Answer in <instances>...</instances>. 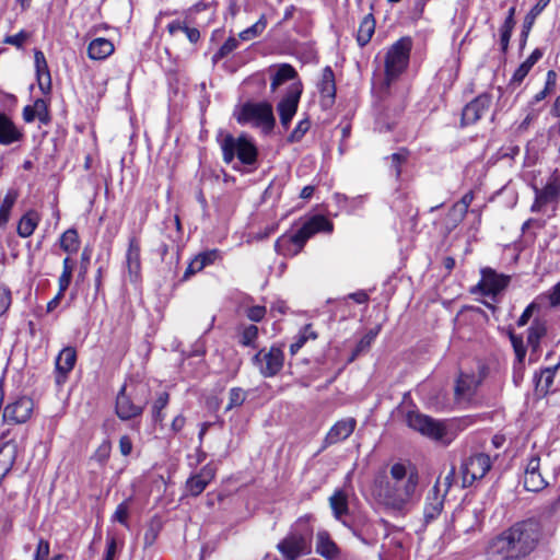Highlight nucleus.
Segmentation results:
<instances>
[{"label": "nucleus", "mask_w": 560, "mask_h": 560, "mask_svg": "<svg viewBox=\"0 0 560 560\" xmlns=\"http://www.w3.org/2000/svg\"><path fill=\"white\" fill-rule=\"evenodd\" d=\"M419 480V474L412 465L395 463L388 475L375 479L373 494L386 510L405 515L420 499Z\"/></svg>", "instance_id": "nucleus-1"}, {"label": "nucleus", "mask_w": 560, "mask_h": 560, "mask_svg": "<svg viewBox=\"0 0 560 560\" xmlns=\"http://www.w3.org/2000/svg\"><path fill=\"white\" fill-rule=\"evenodd\" d=\"M540 536V526L536 521H521L493 538L490 550L500 560H523L536 549Z\"/></svg>", "instance_id": "nucleus-2"}, {"label": "nucleus", "mask_w": 560, "mask_h": 560, "mask_svg": "<svg viewBox=\"0 0 560 560\" xmlns=\"http://www.w3.org/2000/svg\"><path fill=\"white\" fill-rule=\"evenodd\" d=\"M334 224L324 215L308 219L295 233H285L275 243L276 252L285 257L298 255L310 237L318 232L331 233Z\"/></svg>", "instance_id": "nucleus-3"}, {"label": "nucleus", "mask_w": 560, "mask_h": 560, "mask_svg": "<svg viewBox=\"0 0 560 560\" xmlns=\"http://www.w3.org/2000/svg\"><path fill=\"white\" fill-rule=\"evenodd\" d=\"M407 425L434 441L451 443L456 435L455 421H439L418 411H410L406 416Z\"/></svg>", "instance_id": "nucleus-4"}, {"label": "nucleus", "mask_w": 560, "mask_h": 560, "mask_svg": "<svg viewBox=\"0 0 560 560\" xmlns=\"http://www.w3.org/2000/svg\"><path fill=\"white\" fill-rule=\"evenodd\" d=\"M149 399V388L144 384L124 385L116 397V415L121 420L140 416Z\"/></svg>", "instance_id": "nucleus-5"}, {"label": "nucleus", "mask_w": 560, "mask_h": 560, "mask_svg": "<svg viewBox=\"0 0 560 560\" xmlns=\"http://www.w3.org/2000/svg\"><path fill=\"white\" fill-rule=\"evenodd\" d=\"M311 536L308 517H301L298 520L295 528L277 545V548L287 560H295L310 552Z\"/></svg>", "instance_id": "nucleus-6"}, {"label": "nucleus", "mask_w": 560, "mask_h": 560, "mask_svg": "<svg viewBox=\"0 0 560 560\" xmlns=\"http://www.w3.org/2000/svg\"><path fill=\"white\" fill-rule=\"evenodd\" d=\"M220 145L223 161L228 164H230L235 158L245 165H253L257 160V148L245 135L234 137L228 133L221 140Z\"/></svg>", "instance_id": "nucleus-7"}, {"label": "nucleus", "mask_w": 560, "mask_h": 560, "mask_svg": "<svg viewBox=\"0 0 560 560\" xmlns=\"http://www.w3.org/2000/svg\"><path fill=\"white\" fill-rule=\"evenodd\" d=\"M236 120L242 125L249 124L260 128L266 133L272 130L276 122L272 106L266 102L244 104L236 116Z\"/></svg>", "instance_id": "nucleus-8"}, {"label": "nucleus", "mask_w": 560, "mask_h": 560, "mask_svg": "<svg viewBox=\"0 0 560 560\" xmlns=\"http://www.w3.org/2000/svg\"><path fill=\"white\" fill-rule=\"evenodd\" d=\"M411 48L412 40L410 37H401L389 47L385 58V74L388 82L405 71Z\"/></svg>", "instance_id": "nucleus-9"}, {"label": "nucleus", "mask_w": 560, "mask_h": 560, "mask_svg": "<svg viewBox=\"0 0 560 560\" xmlns=\"http://www.w3.org/2000/svg\"><path fill=\"white\" fill-rule=\"evenodd\" d=\"M491 458L485 453H477L467 457L462 466L463 487L471 486L476 480L486 476L491 468Z\"/></svg>", "instance_id": "nucleus-10"}, {"label": "nucleus", "mask_w": 560, "mask_h": 560, "mask_svg": "<svg viewBox=\"0 0 560 560\" xmlns=\"http://www.w3.org/2000/svg\"><path fill=\"white\" fill-rule=\"evenodd\" d=\"M253 362L264 377H272L281 371L284 354L281 348L272 346L269 349L259 350L254 355Z\"/></svg>", "instance_id": "nucleus-11"}, {"label": "nucleus", "mask_w": 560, "mask_h": 560, "mask_svg": "<svg viewBox=\"0 0 560 560\" xmlns=\"http://www.w3.org/2000/svg\"><path fill=\"white\" fill-rule=\"evenodd\" d=\"M303 92V84L301 81L292 82L285 95L279 102L277 109L280 117V122L284 128H288L293 116L295 115L299 102Z\"/></svg>", "instance_id": "nucleus-12"}, {"label": "nucleus", "mask_w": 560, "mask_h": 560, "mask_svg": "<svg viewBox=\"0 0 560 560\" xmlns=\"http://www.w3.org/2000/svg\"><path fill=\"white\" fill-rule=\"evenodd\" d=\"M33 409L34 404L30 397L19 396L4 407L3 419L16 424L24 423L31 418Z\"/></svg>", "instance_id": "nucleus-13"}, {"label": "nucleus", "mask_w": 560, "mask_h": 560, "mask_svg": "<svg viewBox=\"0 0 560 560\" xmlns=\"http://www.w3.org/2000/svg\"><path fill=\"white\" fill-rule=\"evenodd\" d=\"M548 481L541 474L540 458L538 455H533L524 470V487L528 491L537 492L545 489Z\"/></svg>", "instance_id": "nucleus-14"}, {"label": "nucleus", "mask_w": 560, "mask_h": 560, "mask_svg": "<svg viewBox=\"0 0 560 560\" xmlns=\"http://www.w3.org/2000/svg\"><path fill=\"white\" fill-rule=\"evenodd\" d=\"M535 201L532 211H540L544 206L558 200L560 197V177L552 176L542 189L535 188Z\"/></svg>", "instance_id": "nucleus-15"}, {"label": "nucleus", "mask_w": 560, "mask_h": 560, "mask_svg": "<svg viewBox=\"0 0 560 560\" xmlns=\"http://www.w3.org/2000/svg\"><path fill=\"white\" fill-rule=\"evenodd\" d=\"M481 280L478 288L483 295H495L502 291L509 283L510 278L503 275H498L490 268L482 269Z\"/></svg>", "instance_id": "nucleus-16"}, {"label": "nucleus", "mask_w": 560, "mask_h": 560, "mask_svg": "<svg viewBox=\"0 0 560 560\" xmlns=\"http://www.w3.org/2000/svg\"><path fill=\"white\" fill-rule=\"evenodd\" d=\"M77 362V352L74 348L67 347L62 349L56 358V383L62 385L68 378V374L73 370Z\"/></svg>", "instance_id": "nucleus-17"}, {"label": "nucleus", "mask_w": 560, "mask_h": 560, "mask_svg": "<svg viewBox=\"0 0 560 560\" xmlns=\"http://www.w3.org/2000/svg\"><path fill=\"white\" fill-rule=\"evenodd\" d=\"M445 495L441 490V482L436 481L432 489L428 492L423 508V516L425 522L435 520L442 512Z\"/></svg>", "instance_id": "nucleus-18"}, {"label": "nucleus", "mask_w": 560, "mask_h": 560, "mask_svg": "<svg viewBox=\"0 0 560 560\" xmlns=\"http://www.w3.org/2000/svg\"><path fill=\"white\" fill-rule=\"evenodd\" d=\"M491 100L490 96L483 94L477 96L467 104L462 113L463 125H471L478 121L488 110Z\"/></svg>", "instance_id": "nucleus-19"}, {"label": "nucleus", "mask_w": 560, "mask_h": 560, "mask_svg": "<svg viewBox=\"0 0 560 560\" xmlns=\"http://www.w3.org/2000/svg\"><path fill=\"white\" fill-rule=\"evenodd\" d=\"M215 476V468L207 464L203 466L199 472L192 475L186 481V490L190 495L197 497L199 495L206 487L213 480Z\"/></svg>", "instance_id": "nucleus-20"}, {"label": "nucleus", "mask_w": 560, "mask_h": 560, "mask_svg": "<svg viewBox=\"0 0 560 560\" xmlns=\"http://www.w3.org/2000/svg\"><path fill=\"white\" fill-rule=\"evenodd\" d=\"M141 247L137 237L129 238L128 249L126 253V266L130 280L137 282L141 273Z\"/></svg>", "instance_id": "nucleus-21"}, {"label": "nucleus", "mask_w": 560, "mask_h": 560, "mask_svg": "<svg viewBox=\"0 0 560 560\" xmlns=\"http://www.w3.org/2000/svg\"><path fill=\"white\" fill-rule=\"evenodd\" d=\"M271 72L270 77V89L276 92L282 84L288 81H300L296 70L289 63H280L269 69Z\"/></svg>", "instance_id": "nucleus-22"}, {"label": "nucleus", "mask_w": 560, "mask_h": 560, "mask_svg": "<svg viewBox=\"0 0 560 560\" xmlns=\"http://www.w3.org/2000/svg\"><path fill=\"white\" fill-rule=\"evenodd\" d=\"M355 425L357 421L354 418H346L337 421L328 431L325 442L331 445L345 441L352 434Z\"/></svg>", "instance_id": "nucleus-23"}, {"label": "nucleus", "mask_w": 560, "mask_h": 560, "mask_svg": "<svg viewBox=\"0 0 560 560\" xmlns=\"http://www.w3.org/2000/svg\"><path fill=\"white\" fill-rule=\"evenodd\" d=\"M34 65L36 71V78L39 89L44 93H48L51 90V77L49 67L44 52L39 49L34 50Z\"/></svg>", "instance_id": "nucleus-24"}, {"label": "nucleus", "mask_w": 560, "mask_h": 560, "mask_svg": "<svg viewBox=\"0 0 560 560\" xmlns=\"http://www.w3.org/2000/svg\"><path fill=\"white\" fill-rule=\"evenodd\" d=\"M23 132L4 113H0V144L10 145L21 141Z\"/></svg>", "instance_id": "nucleus-25"}, {"label": "nucleus", "mask_w": 560, "mask_h": 560, "mask_svg": "<svg viewBox=\"0 0 560 560\" xmlns=\"http://www.w3.org/2000/svg\"><path fill=\"white\" fill-rule=\"evenodd\" d=\"M402 556V534L387 535L380 551V560H394Z\"/></svg>", "instance_id": "nucleus-26"}, {"label": "nucleus", "mask_w": 560, "mask_h": 560, "mask_svg": "<svg viewBox=\"0 0 560 560\" xmlns=\"http://www.w3.org/2000/svg\"><path fill=\"white\" fill-rule=\"evenodd\" d=\"M480 384L479 376L462 373L457 380L455 395L458 399H469Z\"/></svg>", "instance_id": "nucleus-27"}, {"label": "nucleus", "mask_w": 560, "mask_h": 560, "mask_svg": "<svg viewBox=\"0 0 560 560\" xmlns=\"http://www.w3.org/2000/svg\"><path fill=\"white\" fill-rule=\"evenodd\" d=\"M114 52V45L109 39L98 37L88 46V56L92 60H103Z\"/></svg>", "instance_id": "nucleus-28"}, {"label": "nucleus", "mask_w": 560, "mask_h": 560, "mask_svg": "<svg viewBox=\"0 0 560 560\" xmlns=\"http://www.w3.org/2000/svg\"><path fill=\"white\" fill-rule=\"evenodd\" d=\"M329 505L335 518L342 522L343 525H347L343 517L349 513L348 494L343 490H336L329 498Z\"/></svg>", "instance_id": "nucleus-29"}, {"label": "nucleus", "mask_w": 560, "mask_h": 560, "mask_svg": "<svg viewBox=\"0 0 560 560\" xmlns=\"http://www.w3.org/2000/svg\"><path fill=\"white\" fill-rule=\"evenodd\" d=\"M549 2L550 0H538L537 3L526 14L521 32L522 46L525 45L536 18L544 11V9L548 5Z\"/></svg>", "instance_id": "nucleus-30"}, {"label": "nucleus", "mask_w": 560, "mask_h": 560, "mask_svg": "<svg viewBox=\"0 0 560 560\" xmlns=\"http://www.w3.org/2000/svg\"><path fill=\"white\" fill-rule=\"evenodd\" d=\"M316 551L327 559L338 555V547L326 530H319L316 535Z\"/></svg>", "instance_id": "nucleus-31"}, {"label": "nucleus", "mask_w": 560, "mask_h": 560, "mask_svg": "<svg viewBox=\"0 0 560 560\" xmlns=\"http://www.w3.org/2000/svg\"><path fill=\"white\" fill-rule=\"evenodd\" d=\"M547 334V323L544 319L536 318L528 328L527 343L533 351H537L540 346V339Z\"/></svg>", "instance_id": "nucleus-32"}, {"label": "nucleus", "mask_w": 560, "mask_h": 560, "mask_svg": "<svg viewBox=\"0 0 560 560\" xmlns=\"http://www.w3.org/2000/svg\"><path fill=\"white\" fill-rule=\"evenodd\" d=\"M318 90L324 98L334 101L336 95L335 75L330 67H326L322 73V80L318 84Z\"/></svg>", "instance_id": "nucleus-33"}, {"label": "nucleus", "mask_w": 560, "mask_h": 560, "mask_svg": "<svg viewBox=\"0 0 560 560\" xmlns=\"http://www.w3.org/2000/svg\"><path fill=\"white\" fill-rule=\"evenodd\" d=\"M39 222V215L35 211H28L26 212L19 221L18 224V234L21 237H28L31 236L35 229L37 228Z\"/></svg>", "instance_id": "nucleus-34"}, {"label": "nucleus", "mask_w": 560, "mask_h": 560, "mask_svg": "<svg viewBox=\"0 0 560 560\" xmlns=\"http://www.w3.org/2000/svg\"><path fill=\"white\" fill-rule=\"evenodd\" d=\"M375 31V20L372 14H368L363 18V20L360 23L358 34H357V42L358 44L363 47L365 46L370 40L372 35Z\"/></svg>", "instance_id": "nucleus-35"}, {"label": "nucleus", "mask_w": 560, "mask_h": 560, "mask_svg": "<svg viewBox=\"0 0 560 560\" xmlns=\"http://www.w3.org/2000/svg\"><path fill=\"white\" fill-rule=\"evenodd\" d=\"M316 338L317 332L313 329L312 325H305L290 345V353L294 355L308 340H315Z\"/></svg>", "instance_id": "nucleus-36"}, {"label": "nucleus", "mask_w": 560, "mask_h": 560, "mask_svg": "<svg viewBox=\"0 0 560 560\" xmlns=\"http://www.w3.org/2000/svg\"><path fill=\"white\" fill-rule=\"evenodd\" d=\"M19 194L15 189H9L0 205V228H3L9 219L10 213L18 200Z\"/></svg>", "instance_id": "nucleus-37"}, {"label": "nucleus", "mask_w": 560, "mask_h": 560, "mask_svg": "<svg viewBox=\"0 0 560 560\" xmlns=\"http://www.w3.org/2000/svg\"><path fill=\"white\" fill-rule=\"evenodd\" d=\"M381 331V327L377 326L371 330H369L357 343L349 361H354L361 353L368 351L371 345L374 342L375 338Z\"/></svg>", "instance_id": "nucleus-38"}, {"label": "nucleus", "mask_w": 560, "mask_h": 560, "mask_svg": "<svg viewBox=\"0 0 560 560\" xmlns=\"http://www.w3.org/2000/svg\"><path fill=\"white\" fill-rule=\"evenodd\" d=\"M79 236L75 230H67L60 238V246L67 253H75L79 248Z\"/></svg>", "instance_id": "nucleus-39"}, {"label": "nucleus", "mask_w": 560, "mask_h": 560, "mask_svg": "<svg viewBox=\"0 0 560 560\" xmlns=\"http://www.w3.org/2000/svg\"><path fill=\"white\" fill-rule=\"evenodd\" d=\"M407 159L408 152L406 150H400L399 152L393 153L386 158L389 163V170L397 179L401 174V165L406 163Z\"/></svg>", "instance_id": "nucleus-40"}, {"label": "nucleus", "mask_w": 560, "mask_h": 560, "mask_svg": "<svg viewBox=\"0 0 560 560\" xmlns=\"http://www.w3.org/2000/svg\"><path fill=\"white\" fill-rule=\"evenodd\" d=\"M267 26V20H266V16L265 15H261L259 18V20L253 24L250 27L242 31L240 34H238V37L242 39V40H250V39H254L256 37H258L266 28Z\"/></svg>", "instance_id": "nucleus-41"}, {"label": "nucleus", "mask_w": 560, "mask_h": 560, "mask_svg": "<svg viewBox=\"0 0 560 560\" xmlns=\"http://www.w3.org/2000/svg\"><path fill=\"white\" fill-rule=\"evenodd\" d=\"M258 338V327L255 325H247L242 329L240 343L244 347H255V341Z\"/></svg>", "instance_id": "nucleus-42"}, {"label": "nucleus", "mask_w": 560, "mask_h": 560, "mask_svg": "<svg viewBox=\"0 0 560 560\" xmlns=\"http://www.w3.org/2000/svg\"><path fill=\"white\" fill-rule=\"evenodd\" d=\"M238 47V42L234 37H229L224 44L218 49V51L212 56L213 63L219 62L221 59L230 55Z\"/></svg>", "instance_id": "nucleus-43"}, {"label": "nucleus", "mask_w": 560, "mask_h": 560, "mask_svg": "<svg viewBox=\"0 0 560 560\" xmlns=\"http://www.w3.org/2000/svg\"><path fill=\"white\" fill-rule=\"evenodd\" d=\"M168 400H170V395L166 392H162L156 397V399L153 404V407H152V415H153V419L155 421L163 420L162 410L167 406Z\"/></svg>", "instance_id": "nucleus-44"}, {"label": "nucleus", "mask_w": 560, "mask_h": 560, "mask_svg": "<svg viewBox=\"0 0 560 560\" xmlns=\"http://www.w3.org/2000/svg\"><path fill=\"white\" fill-rule=\"evenodd\" d=\"M246 399V393L240 387H233L229 393V402L226 405V410H231L235 407H240Z\"/></svg>", "instance_id": "nucleus-45"}, {"label": "nucleus", "mask_w": 560, "mask_h": 560, "mask_svg": "<svg viewBox=\"0 0 560 560\" xmlns=\"http://www.w3.org/2000/svg\"><path fill=\"white\" fill-rule=\"evenodd\" d=\"M310 127H311L310 119L305 118L303 120H300L298 122L296 127L293 129V131L288 137V141L291 143L299 142L304 137V135L308 131Z\"/></svg>", "instance_id": "nucleus-46"}, {"label": "nucleus", "mask_w": 560, "mask_h": 560, "mask_svg": "<svg viewBox=\"0 0 560 560\" xmlns=\"http://www.w3.org/2000/svg\"><path fill=\"white\" fill-rule=\"evenodd\" d=\"M34 110L36 118L44 125H47L50 120L48 105L45 100L38 98L34 102Z\"/></svg>", "instance_id": "nucleus-47"}, {"label": "nucleus", "mask_w": 560, "mask_h": 560, "mask_svg": "<svg viewBox=\"0 0 560 560\" xmlns=\"http://www.w3.org/2000/svg\"><path fill=\"white\" fill-rule=\"evenodd\" d=\"M112 446L110 443L107 441H104L95 451V453L92 456V459L98 463L100 465H104L110 455Z\"/></svg>", "instance_id": "nucleus-48"}, {"label": "nucleus", "mask_w": 560, "mask_h": 560, "mask_svg": "<svg viewBox=\"0 0 560 560\" xmlns=\"http://www.w3.org/2000/svg\"><path fill=\"white\" fill-rule=\"evenodd\" d=\"M466 213L465 209H459V206L455 203L447 214L450 220L448 228L451 230L456 228L464 220Z\"/></svg>", "instance_id": "nucleus-49"}, {"label": "nucleus", "mask_w": 560, "mask_h": 560, "mask_svg": "<svg viewBox=\"0 0 560 560\" xmlns=\"http://www.w3.org/2000/svg\"><path fill=\"white\" fill-rule=\"evenodd\" d=\"M128 517H129V504L127 501L121 502L115 510L113 514V521L120 523L124 526H128Z\"/></svg>", "instance_id": "nucleus-50"}, {"label": "nucleus", "mask_w": 560, "mask_h": 560, "mask_svg": "<svg viewBox=\"0 0 560 560\" xmlns=\"http://www.w3.org/2000/svg\"><path fill=\"white\" fill-rule=\"evenodd\" d=\"M30 36L31 35L28 32L22 30L14 35L7 36L3 42L5 44L15 46L18 49H21L23 48L25 42L30 38Z\"/></svg>", "instance_id": "nucleus-51"}, {"label": "nucleus", "mask_w": 560, "mask_h": 560, "mask_svg": "<svg viewBox=\"0 0 560 560\" xmlns=\"http://www.w3.org/2000/svg\"><path fill=\"white\" fill-rule=\"evenodd\" d=\"M510 340L513 346L515 355L520 362L523 361L526 354V348L524 346L523 338L521 336H516L514 334H510Z\"/></svg>", "instance_id": "nucleus-52"}, {"label": "nucleus", "mask_w": 560, "mask_h": 560, "mask_svg": "<svg viewBox=\"0 0 560 560\" xmlns=\"http://www.w3.org/2000/svg\"><path fill=\"white\" fill-rule=\"evenodd\" d=\"M514 26L509 24H502L500 27V44L501 50L505 52L509 48L510 38L512 35Z\"/></svg>", "instance_id": "nucleus-53"}, {"label": "nucleus", "mask_w": 560, "mask_h": 560, "mask_svg": "<svg viewBox=\"0 0 560 560\" xmlns=\"http://www.w3.org/2000/svg\"><path fill=\"white\" fill-rule=\"evenodd\" d=\"M159 532H160V527L158 524H154V523H151L148 528L145 529V533H144V546L145 547H150L154 544V541L156 540V537L159 535Z\"/></svg>", "instance_id": "nucleus-54"}, {"label": "nucleus", "mask_w": 560, "mask_h": 560, "mask_svg": "<svg viewBox=\"0 0 560 560\" xmlns=\"http://www.w3.org/2000/svg\"><path fill=\"white\" fill-rule=\"evenodd\" d=\"M266 315V307L254 305L247 308L246 316L253 322H260Z\"/></svg>", "instance_id": "nucleus-55"}, {"label": "nucleus", "mask_w": 560, "mask_h": 560, "mask_svg": "<svg viewBox=\"0 0 560 560\" xmlns=\"http://www.w3.org/2000/svg\"><path fill=\"white\" fill-rule=\"evenodd\" d=\"M49 542L43 538L39 539L35 550L34 560H46L49 556Z\"/></svg>", "instance_id": "nucleus-56"}, {"label": "nucleus", "mask_w": 560, "mask_h": 560, "mask_svg": "<svg viewBox=\"0 0 560 560\" xmlns=\"http://www.w3.org/2000/svg\"><path fill=\"white\" fill-rule=\"evenodd\" d=\"M11 304V292L9 289L0 288V316L3 315Z\"/></svg>", "instance_id": "nucleus-57"}, {"label": "nucleus", "mask_w": 560, "mask_h": 560, "mask_svg": "<svg viewBox=\"0 0 560 560\" xmlns=\"http://www.w3.org/2000/svg\"><path fill=\"white\" fill-rule=\"evenodd\" d=\"M203 268L205 267H203V262H202L201 258H198L196 256L188 265V267L184 273V278H188L189 276L201 271Z\"/></svg>", "instance_id": "nucleus-58"}, {"label": "nucleus", "mask_w": 560, "mask_h": 560, "mask_svg": "<svg viewBox=\"0 0 560 560\" xmlns=\"http://www.w3.org/2000/svg\"><path fill=\"white\" fill-rule=\"evenodd\" d=\"M558 369V365L553 368H548L541 372L540 375V382H545V389L547 390L551 384L553 383V377L556 374V371Z\"/></svg>", "instance_id": "nucleus-59"}, {"label": "nucleus", "mask_w": 560, "mask_h": 560, "mask_svg": "<svg viewBox=\"0 0 560 560\" xmlns=\"http://www.w3.org/2000/svg\"><path fill=\"white\" fill-rule=\"evenodd\" d=\"M548 300L550 306H560V281L549 290Z\"/></svg>", "instance_id": "nucleus-60"}, {"label": "nucleus", "mask_w": 560, "mask_h": 560, "mask_svg": "<svg viewBox=\"0 0 560 560\" xmlns=\"http://www.w3.org/2000/svg\"><path fill=\"white\" fill-rule=\"evenodd\" d=\"M529 71L530 68L527 65H525L524 62L521 63L512 77V82L520 84L525 79Z\"/></svg>", "instance_id": "nucleus-61"}, {"label": "nucleus", "mask_w": 560, "mask_h": 560, "mask_svg": "<svg viewBox=\"0 0 560 560\" xmlns=\"http://www.w3.org/2000/svg\"><path fill=\"white\" fill-rule=\"evenodd\" d=\"M119 451L122 456H128L132 452V442L128 435H122L119 440Z\"/></svg>", "instance_id": "nucleus-62"}, {"label": "nucleus", "mask_w": 560, "mask_h": 560, "mask_svg": "<svg viewBox=\"0 0 560 560\" xmlns=\"http://www.w3.org/2000/svg\"><path fill=\"white\" fill-rule=\"evenodd\" d=\"M116 539L114 536H107L105 560H113L116 555Z\"/></svg>", "instance_id": "nucleus-63"}, {"label": "nucleus", "mask_w": 560, "mask_h": 560, "mask_svg": "<svg viewBox=\"0 0 560 560\" xmlns=\"http://www.w3.org/2000/svg\"><path fill=\"white\" fill-rule=\"evenodd\" d=\"M72 270H63L59 277V292L62 294L68 289L71 281Z\"/></svg>", "instance_id": "nucleus-64"}]
</instances>
